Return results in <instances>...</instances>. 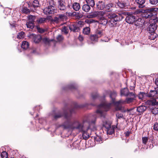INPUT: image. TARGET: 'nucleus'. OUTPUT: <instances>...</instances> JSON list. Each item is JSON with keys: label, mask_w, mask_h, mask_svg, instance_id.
I'll use <instances>...</instances> for the list:
<instances>
[{"label": "nucleus", "mask_w": 158, "mask_h": 158, "mask_svg": "<svg viewBox=\"0 0 158 158\" xmlns=\"http://www.w3.org/2000/svg\"><path fill=\"white\" fill-rule=\"evenodd\" d=\"M64 117L66 120L62 124L64 128L76 129L80 131L89 128L88 123L85 122L83 123H80L77 120L72 119L70 114L69 115L65 114Z\"/></svg>", "instance_id": "1"}, {"label": "nucleus", "mask_w": 158, "mask_h": 158, "mask_svg": "<svg viewBox=\"0 0 158 158\" xmlns=\"http://www.w3.org/2000/svg\"><path fill=\"white\" fill-rule=\"evenodd\" d=\"M117 95V93L115 91H113L110 93V97L112 100V103H108L105 102L101 104L98 106V110L96 111V114L101 117L104 116V112L108 110L110 108L112 103H114L115 105V98Z\"/></svg>", "instance_id": "2"}, {"label": "nucleus", "mask_w": 158, "mask_h": 158, "mask_svg": "<svg viewBox=\"0 0 158 158\" xmlns=\"http://www.w3.org/2000/svg\"><path fill=\"white\" fill-rule=\"evenodd\" d=\"M158 11V9L156 7L148 8L145 10L142 9H138L134 12V14H141L143 17L150 18L151 19L154 20L157 18V12Z\"/></svg>", "instance_id": "3"}, {"label": "nucleus", "mask_w": 158, "mask_h": 158, "mask_svg": "<svg viewBox=\"0 0 158 158\" xmlns=\"http://www.w3.org/2000/svg\"><path fill=\"white\" fill-rule=\"evenodd\" d=\"M126 13L125 12H119L118 15L112 12H110L107 14L108 17L110 19L109 22L112 24H116L117 22L121 20L124 18V16L126 15Z\"/></svg>", "instance_id": "4"}, {"label": "nucleus", "mask_w": 158, "mask_h": 158, "mask_svg": "<svg viewBox=\"0 0 158 158\" xmlns=\"http://www.w3.org/2000/svg\"><path fill=\"white\" fill-rule=\"evenodd\" d=\"M135 99L134 98H126L125 100L120 99L118 101L115 102L116 106V110H120L122 109V104H129L133 102Z\"/></svg>", "instance_id": "5"}, {"label": "nucleus", "mask_w": 158, "mask_h": 158, "mask_svg": "<svg viewBox=\"0 0 158 158\" xmlns=\"http://www.w3.org/2000/svg\"><path fill=\"white\" fill-rule=\"evenodd\" d=\"M56 9L53 6H48L43 10L44 13L47 15L56 12Z\"/></svg>", "instance_id": "6"}, {"label": "nucleus", "mask_w": 158, "mask_h": 158, "mask_svg": "<svg viewBox=\"0 0 158 158\" xmlns=\"http://www.w3.org/2000/svg\"><path fill=\"white\" fill-rule=\"evenodd\" d=\"M104 126L106 129L107 134L111 135L114 133V129L116 128L115 126H111L110 123L106 122L104 125Z\"/></svg>", "instance_id": "7"}, {"label": "nucleus", "mask_w": 158, "mask_h": 158, "mask_svg": "<svg viewBox=\"0 0 158 158\" xmlns=\"http://www.w3.org/2000/svg\"><path fill=\"white\" fill-rule=\"evenodd\" d=\"M58 8L61 11L65 12L67 10L64 0H57Z\"/></svg>", "instance_id": "8"}, {"label": "nucleus", "mask_w": 158, "mask_h": 158, "mask_svg": "<svg viewBox=\"0 0 158 158\" xmlns=\"http://www.w3.org/2000/svg\"><path fill=\"white\" fill-rule=\"evenodd\" d=\"M102 11H94L92 13H89L87 16V17L88 18L91 19L95 17H97L98 18L99 16H101L102 15Z\"/></svg>", "instance_id": "9"}, {"label": "nucleus", "mask_w": 158, "mask_h": 158, "mask_svg": "<svg viewBox=\"0 0 158 158\" xmlns=\"http://www.w3.org/2000/svg\"><path fill=\"white\" fill-rule=\"evenodd\" d=\"M102 15L99 16L98 19L99 20V22L100 24L105 25L107 24L108 21L107 19L104 16L105 14V12L102 11Z\"/></svg>", "instance_id": "10"}, {"label": "nucleus", "mask_w": 158, "mask_h": 158, "mask_svg": "<svg viewBox=\"0 0 158 158\" xmlns=\"http://www.w3.org/2000/svg\"><path fill=\"white\" fill-rule=\"evenodd\" d=\"M136 19L135 16L132 15H129L127 16L125 19L126 22L129 24H132L134 22H135V24H136V23L137 21H135Z\"/></svg>", "instance_id": "11"}, {"label": "nucleus", "mask_w": 158, "mask_h": 158, "mask_svg": "<svg viewBox=\"0 0 158 158\" xmlns=\"http://www.w3.org/2000/svg\"><path fill=\"white\" fill-rule=\"evenodd\" d=\"M157 25L155 23L151 24L148 26V30L150 33L154 34V32L157 28Z\"/></svg>", "instance_id": "12"}, {"label": "nucleus", "mask_w": 158, "mask_h": 158, "mask_svg": "<svg viewBox=\"0 0 158 158\" xmlns=\"http://www.w3.org/2000/svg\"><path fill=\"white\" fill-rule=\"evenodd\" d=\"M147 103L149 105H158V98H153L147 101Z\"/></svg>", "instance_id": "13"}, {"label": "nucleus", "mask_w": 158, "mask_h": 158, "mask_svg": "<svg viewBox=\"0 0 158 158\" xmlns=\"http://www.w3.org/2000/svg\"><path fill=\"white\" fill-rule=\"evenodd\" d=\"M69 28L71 31L73 32H77L79 30V27L77 26L76 23H72L69 26Z\"/></svg>", "instance_id": "14"}, {"label": "nucleus", "mask_w": 158, "mask_h": 158, "mask_svg": "<svg viewBox=\"0 0 158 158\" xmlns=\"http://www.w3.org/2000/svg\"><path fill=\"white\" fill-rule=\"evenodd\" d=\"M97 8L100 10H103L105 7V5L104 2L102 1H99L97 4Z\"/></svg>", "instance_id": "15"}, {"label": "nucleus", "mask_w": 158, "mask_h": 158, "mask_svg": "<svg viewBox=\"0 0 158 158\" xmlns=\"http://www.w3.org/2000/svg\"><path fill=\"white\" fill-rule=\"evenodd\" d=\"M158 88L157 90H151L149 93L147 94V96L148 97H152L156 96L158 94Z\"/></svg>", "instance_id": "16"}, {"label": "nucleus", "mask_w": 158, "mask_h": 158, "mask_svg": "<svg viewBox=\"0 0 158 158\" xmlns=\"http://www.w3.org/2000/svg\"><path fill=\"white\" fill-rule=\"evenodd\" d=\"M95 34L98 38H100L105 35V32L103 30H97Z\"/></svg>", "instance_id": "17"}, {"label": "nucleus", "mask_w": 158, "mask_h": 158, "mask_svg": "<svg viewBox=\"0 0 158 158\" xmlns=\"http://www.w3.org/2000/svg\"><path fill=\"white\" fill-rule=\"evenodd\" d=\"M114 7V4L113 3H109L105 6V9L107 12L111 11L113 10V8Z\"/></svg>", "instance_id": "18"}, {"label": "nucleus", "mask_w": 158, "mask_h": 158, "mask_svg": "<svg viewBox=\"0 0 158 158\" xmlns=\"http://www.w3.org/2000/svg\"><path fill=\"white\" fill-rule=\"evenodd\" d=\"M135 2L139 4L138 7L139 8H143L145 6L144 5L145 2V0H135Z\"/></svg>", "instance_id": "19"}, {"label": "nucleus", "mask_w": 158, "mask_h": 158, "mask_svg": "<svg viewBox=\"0 0 158 158\" xmlns=\"http://www.w3.org/2000/svg\"><path fill=\"white\" fill-rule=\"evenodd\" d=\"M89 128L87 129H85L84 131H82L83 132L82 134V137L83 139H88L89 137V135L86 132L87 131Z\"/></svg>", "instance_id": "20"}, {"label": "nucleus", "mask_w": 158, "mask_h": 158, "mask_svg": "<svg viewBox=\"0 0 158 158\" xmlns=\"http://www.w3.org/2000/svg\"><path fill=\"white\" fill-rule=\"evenodd\" d=\"M42 40V38L40 35H35L33 36V40L35 43H39Z\"/></svg>", "instance_id": "21"}, {"label": "nucleus", "mask_w": 158, "mask_h": 158, "mask_svg": "<svg viewBox=\"0 0 158 158\" xmlns=\"http://www.w3.org/2000/svg\"><path fill=\"white\" fill-rule=\"evenodd\" d=\"M29 44L26 41H23L22 42L21 48L24 50L27 49L29 47Z\"/></svg>", "instance_id": "22"}, {"label": "nucleus", "mask_w": 158, "mask_h": 158, "mask_svg": "<svg viewBox=\"0 0 158 158\" xmlns=\"http://www.w3.org/2000/svg\"><path fill=\"white\" fill-rule=\"evenodd\" d=\"M146 107L143 106H141L137 108V110L139 113H143L146 109Z\"/></svg>", "instance_id": "23"}, {"label": "nucleus", "mask_w": 158, "mask_h": 158, "mask_svg": "<svg viewBox=\"0 0 158 158\" xmlns=\"http://www.w3.org/2000/svg\"><path fill=\"white\" fill-rule=\"evenodd\" d=\"M90 6L87 4H85L82 6V10L85 12H88L90 9Z\"/></svg>", "instance_id": "24"}, {"label": "nucleus", "mask_w": 158, "mask_h": 158, "mask_svg": "<svg viewBox=\"0 0 158 158\" xmlns=\"http://www.w3.org/2000/svg\"><path fill=\"white\" fill-rule=\"evenodd\" d=\"M72 7L73 9L75 11H78L80 8V6L79 4L77 2H74L73 3Z\"/></svg>", "instance_id": "25"}, {"label": "nucleus", "mask_w": 158, "mask_h": 158, "mask_svg": "<svg viewBox=\"0 0 158 158\" xmlns=\"http://www.w3.org/2000/svg\"><path fill=\"white\" fill-rule=\"evenodd\" d=\"M49 17L50 18V19L51 20V21L53 23H58L60 22V20H59V18H58L57 16L56 17H55L53 19L52 18L51 16H50Z\"/></svg>", "instance_id": "26"}, {"label": "nucleus", "mask_w": 158, "mask_h": 158, "mask_svg": "<svg viewBox=\"0 0 158 158\" xmlns=\"http://www.w3.org/2000/svg\"><path fill=\"white\" fill-rule=\"evenodd\" d=\"M90 39L91 41L95 42L98 41V38L95 34H94L90 35Z\"/></svg>", "instance_id": "27"}, {"label": "nucleus", "mask_w": 158, "mask_h": 158, "mask_svg": "<svg viewBox=\"0 0 158 158\" xmlns=\"http://www.w3.org/2000/svg\"><path fill=\"white\" fill-rule=\"evenodd\" d=\"M65 114H66L68 115H69L70 114H68L67 113V112L65 111V112H64V114H62L61 113H58V114H56L54 116V118L55 119H56L58 118H60L62 116H64V118H65L64 117V115H65Z\"/></svg>", "instance_id": "28"}, {"label": "nucleus", "mask_w": 158, "mask_h": 158, "mask_svg": "<svg viewBox=\"0 0 158 158\" xmlns=\"http://www.w3.org/2000/svg\"><path fill=\"white\" fill-rule=\"evenodd\" d=\"M128 89L127 88H125L121 90V95L127 96L128 94Z\"/></svg>", "instance_id": "29"}, {"label": "nucleus", "mask_w": 158, "mask_h": 158, "mask_svg": "<svg viewBox=\"0 0 158 158\" xmlns=\"http://www.w3.org/2000/svg\"><path fill=\"white\" fill-rule=\"evenodd\" d=\"M57 16L58 17L60 22L63 21L66 17L64 13V14L57 15Z\"/></svg>", "instance_id": "30"}, {"label": "nucleus", "mask_w": 158, "mask_h": 158, "mask_svg": "<svg viewBox=\"0 0 158 158\" xmlns=\"http://www.w3.org/2000/svg\"><path fill=\"white\" fill-rule=\"evenodd\" d=\"M26 25L27 28L30 29H33L35 26L34 23L32 22H27V23Z\"/></svg>", "instance_id": "31"}, {"label": "nucleus", "mask_w": 158, "mask_h": 158, "mask_svg": "<svg viewBox=\"0 0 158 158\" xmlns=\"http://www.w3.org/2000/svg\"><path fill=\"white\" fill-rule=\"evenodd\" d=\"M87 4L89 5L91 7H93L95 5L94 0H86Z\"/></svg>", "instance_id": "32"}, {"label": "nucleus", "mask_w": 158, "mask_h": 158, "mask_svg": "<svg viewBox=\"0 0 158 158\" xmlns=\"http://www.w3.org/2000/svg\"><path fill=\"white\" fill-rule=\"evenodd\" d=\"M90 29L89 27H86L84 28L83 29V33L84 34L88 35L90 33Z\"/></svg>", "instance_id": "33"}, {"label": "nucleus", "mask_w": 158, "mask_h": 158, "mask_svg": "<svg viewBox=\"0 0 158 158\" xmlns=\"http://www.w3.org/2000/svg\"><path fill=\"white\" fill-rule=\"evenodd\" d=\"M147 94L143 93L140 92L139 94V99H141L142 100H143L145 96H147Z\"/></svg>", "instance_id": "34"}, {"label": "nucleus", "mask_w": 158, "mask_h": 158, "mask_svg": "<svg viewBox=\"0 0 158 158\" xmlns=\"http://www.w3.org/2000/svg\"><path fill=\"white\" fill-rule=\"evenodd\" d=\"M32 5L34 8L39 6V3L37 0H34L32 2Z\"/></svg>", "instance_id": "35"}, {"label": "nucleus", "mask_w": 158, "mask_h": 158, "mask_svg": "<svg viewBox=\"0 0 158 158\" xmlns=\"http://www.w3.org/2000/svg\"><path fill=\"white\" fill-rule=\"evenodd\" d=\"M46 20V19L44 18H40L37 19V22L38 23H44Z\"/></svg>", "instance_id": "36"}, {"label": "nucleus", "mask_w": 158, "mask_h": 158, "mask_svg": "<svg viewBox=\"0 0 158 158\" xmlns=\"http://www.w3.org/2000/svg\"><path fill=\"white\" fill-rule=\"evenodd\" d=\"M25 33L23 32H21L18 33L17 37V38L19 39H21L23 38L24 36Z\"/></svg>", "instance_id": "37"}, {"label": "nucleus", "mask_w": 158, "mask_h": 158, "mask_svg": "<svg viewBox=\"0 0 158 158\" xmlns=\"http://www.w3.org/2000/svg\"><path fill=\"white\" fill-rule=\"evenodd\" d=\"M1 156L2 158H8V154L6 151H3L1 153Z\"/></svg>", "instance_id": "38"}, {"label": "nucleus", "mask_w": 158, "mask_h": 158, "mask_svg": "<svg viewBox=\"0 0 158 158\" xmlns=\"http://www.w3.org/2000/svg\"><path fill=\"white\" fill-rule=\"evenodd\" d=\"M151 112L152 114L156 115L158 114V108H154L152 109Z\"/></svg>", "instance_id": "39"}, {"label": "nucleus", "mask_w": 158, "mask_h": 158, "mask_svg": "<svg viewBox=\"0 0 158 158\" xmlns=\"http://www.w3.org/2000/svg\"><path fill=\"white\" fill-rule=\"evenodd\" d=\"M35 18L36 17L34 16L30 15L28 17L29 21L28 22H32L34 23Z\"/></svg>", "instance_id": "40"}, {"label": "nucleus", "mask_w": 158, "mask_h": 158, "mask_svg": "<svg viewBox=\"0 0 158 158\" xmlns=\"http://www.w3.org/2000/svg\"><path fill=\"white\" fill-rule=\"evenodd\" d=\"M22 12L25 14H28L30 12V10L27 7H24L22 10Z\"/></svg>", "instance_id": "41"}, {"label": "nucleus", "mask_w": 158, "mask_h": 158, "mask_svg": "<svg viewBox=\"0 0 158 158\" xmlns=\"http://www.w3.org/2000/svg\"><path fill=\"white\" fill-rule=\"evenodd\" d=\"M62 31L65 34H67L68 33V29L67 27L65 26L63 27Z\"/></svg>", "instance_id": "42"}, {"label": "nucleus", "mask_w": 158, "mask_h": 158, "mask_svg": "<svg viewBox=\"0 0 158 158\" xmlns=\"http://www.w3.org/2000/svg\"><path fill=\"white\" fill-rule=\"evenodd\" d=\"M56 39L58 41H61L63 40L64 37L62 35H59L57 37Z\"/></svg>", "instance_id": "43"}, {"label": "nucleus", "mask_w": 158, "mask_h": 158, "mask_svg": "<svg viewBox=\"0 0 158 158\" xmlns=\"http://www.w3.org/2000/svg\"><path fill=\"white\" fill-rule=\"evenodd\" d=\"M150 2L152 5H156L158 3V0H150Z\"/></svg>", "instance_id": "44"}, {"label": "nucleus", "mask_w": 158, "mask_h": 158, "mask_svg": "<svg viewBox=\"0 0 158 158\" xmlns=\"http://www.w3.org/2000/svg\"><path fill=\"white\" fill-rule=\"evenodd\" d=\"M42 40L43 41L45 44L48 43L50 41V40L47 37L44 38Z\"/></svg>", "instance_id": "45"}, {"label": "nucleus", "mask_w": 158, "mask_h": 158, "mask_svg": "<svg viewBox=\"0 0 158 158\" xmlns=\"http://www.w3.org/2000/svg\"><path fill=\"white\" fill-rule=\"evenodd\" d=\"M142 142L145 144H146L148 141V139L147 137H143L142 138Z\"/></svg>", "instance_id": "46"}, {"label": "nucleus", "mask_w": 158, "mask_h": 158, "mask_svg": "<svg viewBox=\"0 0 158 158\" xmlns=\"http://www.w3.org/2000/svg\"><path fill=\"white\" fill-rule=\"evenodd\" d=\"M127 96H129L131 97V98H134V99H135V95L133 92H128V94Z\"/></svg>", "instance_id": "47"}, {"label": "nucleus", "mask_w": 158, "mask_h": 158, "mask_svg": "<svg viewBox=\"0 0 158 158\" xmlns=\"http://www.w3.org/2000/svg\"><path fill=\"white\" fill-rule=\"evenodd\" d=\"M85 21L88 23H91L95 22V20L93 19H86Z\"/></svg>", "instance_id": "48"}, {"label": "nucleus", "mask_w": 158, "mask_h": 158, "mask_svg": "<svg viewBox=\"0 0 158 158\" xmlns=\"http://www.w3.org/2000/svg\"><path fill=\"white\" fill-rule=\"evenodd\" d=\"M118 6L121 8H123L125 6V4L123 3L118 2L117 3Z\"/></svg>", "instance_id": "49"}, {"label": "nucleus", "mask_w": 158, "mask_h": 158, "mask_svg": "<svg viewBox=\"0 0 158 158\" xmlns=\"http://www.w3.org/2000/svg\"><path fill=\"white\" fill-rule=\"evenodd\" d=\"M95 141L98 142L99 143H102V138L99 137L96 138L95 139Z\"/></svg>", "instance_id": "50"}, {"label": "nucleus", "mask_w": 158, "mask_h": 158, "mask_svg": "<svg viewBox=\"0 0 158 158\" xmlns=\"http://www.w3.org/2000/svg\"><path fill=\"white\" fill-rule=\"evenodd\" d=\"M116 116L118 118H120L123 117V114H122L119 113H117Z\"/></svg>", "instance_id": "51"}, {"label": "nucleus", "mask_w": 158, "mask_h": 158, "mask_svg": "<svg viewBox=\"0 0 158 158\" xmlns=\"http://www.w3.org/2000/svg\"><path fill=\"white\" fill-rule=\"evenodd\" d=\"M98 96V94L97 93L92 94L91 97L93 99H96Z\"/></svg>", "instance_id": "52"}, {"label": "nucleus", "mask_w": 158, "mask_h": 158, "mask_svg": "<svg viewBox=\"0 0 158 158\" xmlns=\"http://www.w3.org/2000/svg\"><path fill=\"white\" fill-rule=\"evenodd\" d=\"M153 129L155 131H158V123H156L154 124Z\"/></svg>", "instance_id": "53"}, {"label": "nucleus", "mask_w": 158, "mask_h": 158, "mask_svg": "<svg viewBox=\"0 0 158 158\" xmlns=\"http://www.w3.org/2000/svg\"><path fill=\"white\" fill-rule=\"evenodd\" d=\"M83 16V14L81 13H78L76 16L77 18H81Z\"/></svg>", "instance_id": "54"}, {"label": "nucleus", "mask_w": 158, "mask_h": 158, "mask_svg": "<svg viewBox=\"0 0 158 158\" xmlns=\"http://www.w3.org/2000/svg\"><path fill=\"white\" fill-rule=\"evenodd\" d=\"M49 6H53L55 5L54 1L53 0H50L49 1Z\"/></svg>", "instance_id": "55"}, {"label": "nucleus", "mask_w": 158, "mask_h": 158, "mask_svg": "<svg viewBox=\"0 0 158 158\" xmlns=\"http://www.w3.org/2000/svg\"><path fill=\"white\" fill-rule=\"evenodd\" d=\"M131 132L129 131H127L125 132V134L126 137H128L131 134Z\"/></svg>", "instance_id": "56"}, {"label": "nucleus", "mask_w": 158, "mask_h": 158, "mask_svg": "<svg viewBox=\"0 0 158 158\" xmlns=\"http://www.w3.org/2000/svg\"><path fill=\"white\" fill-rule=\"evenodd\" d=\"M38 31L39 32L41 33H43L44 32V30L43 29H39L38 30Z\"/></svg>", "instance_id": "57"}, {"label": "nucleus", "mask_w": 158, "mask_h": 158, "mask_svg": "<svg viewBox=\"0 0 158 158\" xmlns=\"http://www.w3.org/2000/svg\"><path fill=\"white\" fill-rule=\"evenodd\" d=\"M73 146L74 147H75V148H76L78 146V144L77 143H76V142H74L73 144Z\"/></svg>", "instance_id": "58"}, {"label": "nucleus", "mask_w": 158, "mask_h": 158, "mask_svg": "<svg viewBox=\"0 0 158 158\" xmlns=\"http://www.w3.org/2000/svg\"><path fill=\"white\" fill-rule=\"evenodd\" d=\"M78 39L80 41H82L83 40V38L82 36L80 35L78 37Z\"/></svg>", "instance_id": "59"}, {"label": "nucleus", "mask_w": 158, "mask_h": 158, "mask_svg": "<svg viewBox=\"0 0 158 158\" xmlns=\"http://www.w3.org/2000/svg\"><path fill=\"white\" fill-rule=\"evenodd\" d=\"M155 82V84L158 86V78L156 79Z\"/></svg>", "instance_id": "60"}, {"label": "nucleus", "mask_w": 158, "mask_h": 158, "mask_svg": "<svg viewBox=\"0 0 158 158\" xmlns=\"http://www.w3.org/2000/svg\"><path fill=\"white\" fill-rule=\"evenodd\" d=\"M69 88L71 89H75V87L74 85H72L69 86Z\"/></svg>", "instance_id": "61"}, {"label": "nucleus", "mask_w": 158, "mask_h": 158, "mask_svg": "<svg viewBox=\"0 0 158 158\" xmlns=\"http://www.w3.org/2000/svg\"><path fill=\"white\" fill-rule=\"evenodd\" d=\"M92 140H89L88 141V143H89L90 144V145L91 146H93V144H92V145L91 144V142H92Z\"/></svg>", "instance_id": "62"}, {"label": "nucleus", "mask_w": 158, "mask_h": 158, "mask_svg": "<svg viewBox=\"0 0 158 158\" xmlns=\"http://www.w3.org/2000/svg\"><path fill=\"white\" fill-rule=\"evenodd\" d=\"M70 5L69 4L68 5L67 7H69V8H70Z\"/></svg>", "instance_id": "63"}, {"label": "nucleus", "mask_w": 158, "mask_h": 158, "mask_svg": "<svg viewBox=\"0 0 158 158\" xmlns=\"http://www.w3.org/2000/svg\"><path fill=\"white\" fill-rule=\"evenodd\" d=\"M70 112L71 114L72 113H73L72 110H70Z\"/></svg>", "instance_id": "64"}]
</instances>
